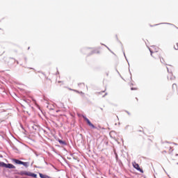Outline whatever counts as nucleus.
Returning <instances> with one entry per match:
<instances>
[{
    "label": "nucleus",
    "instance_id": "obj_16",
    "mask_svg": "<svg viewBox=\"0 0 178 178\" xmlns=\"http://www.w3.org/2000/svg\"><path fill=\"white\" fill-rule=\"evenodd\" d=\"M159 58H160L161 63H165V60H163V58H161V57H159Z\"/></svg>",
    "mask_w": 178,
    "mask_h": 178
},
{
    "label": "nucleus",
    "instance_id": "obj_10",
    "mask_svg": "<svg viewBox=\"0 0 178 178\" xmlns=\"http://www.w3.org/2000/svg\"><path fill=\"white\" fill-rule=\"evenodd\" d=\"M22 165H23V166H24L25 168H29V166L30 165V162H23Z\"/></svg>",
    "mask_w": 178,
    "mask_h": 178
},
{
    "label": "nucleus",
    "instance_id": "obj_3",
    "mask_svg": "<svg viewBox=\"0 0 178 178\" xmlns=\"http://www.w3.org/2000/svg\"><path fill=\"white\" fill-rule=\"evenodd\" d=\"M22 175H24L25 176H31V177H35L37 178V175L29 172H22Z\"/></svg>",
    "mask_w": 178,
    "mask_h": 178
},
{
    "label": "nucleus",
    "instance_id": "obj_15",
    "mask_svg": "<svg viewBox=\"0 0 178 178\" xmlns=\"http://www.w3.org/2000/svg\"><path fill=\"white\" fill-rule=\"evenodd\" d=\"M174 48H175V49H176V50L178 49V43H176V44L174 45Z\"/></svg>",
    "mask_w": 178,
    "mask_h": 178
},
{
    "label": "nucleus",
    "instance_id": "obj_5",
    "mask_svg": "<svg viewBox=\"0 0 178 178\" xmlns=\"http://www.w3.org/2000/svg\"><path fill=\"white\" fill-rule=\"evenodd\" d=\"M83 119L87 122V124H88V126H90V127H91L92 129H95V126H94V124H92V123H91V121H90V120H88V118H87L86 117H83Z\"/></svg>",
    "mask_w": 178,
    "mask_h": 178
},
{
    "label": "nucleus",
    "instance_id": "obj_22",
    "mask_svg": "<svg viewBox=\"0 0 178 178\" xmlns=\"http://www.w3.org/2000/svg\"><path fill=\"white\" fill-rule=\"evenodd\" d=\"M58 83H62V81H58Z\"/></svg>",
    "mask_w": 178,
    "mask_h": 178
},
{
    "label": "nucleus",
    "instance_id": "obj_1",
    "mask_svg": "<svg viewBox=\"0 0 178 178\" xmlns=\"http://www.w3.org/2000/svg\"><path fill=\"white\" fill-rule=\"evenodd\" d=\"M150 54H154L155 52H161L159 47L156 46H151L149 47Z\"/></svg>",
    "mask_w": 178,
    "mask_h": 178
},
{
    "label": "nucleus",
    "instance_id": "obj_14",
    "mask_svg": "<svg viewBox=\"0 0 178 178\" xmlns=\"http://www.w3.org/2000/svg\"><path fill=\"white\" fill-rule=\"evenodd\" d=\"M47 81H50V83L51 82V79H48V78H45L44 81H43V83H44V84H47Z\"/></svg>",
    "mask_w": 178,
    "mask_h": 178
},
{
    "label": "nucleus",
    "instance_id": "obj_9",
    "mask_svg": "<svg viewBox=\"0 0 178 178\" xmlns=\"http://www.w3.org/2000/svg\"><path fill=\"white\" fill-rule=\"evenodd\" d=\"M13 162H15V163H16L17 165H22V161L20 160H17L16 159H14L13 160Z\"/></svg>",
    "mask_w": 178,
    "mask_h": 178
},
{
    "label": "nucleus",
    "instance_id": "obj_13",
    "mask_svg": "<svg viewBox=\"0 0 178 178\" xmlns=\"http://www.w3.org/2000/svg\"><path fill=\"white\" fill-rule=\"evenodd\" d=\"M58 143H60V144H63V145H66V142L62 140H58Z\"/></svg>",
    "mask_w": 178,
    "mask_h": 178
},
{
    "label": "nucleus",
    "instance_id": "obj_2",
    "mask_svg": "<svg viewBox=\"0 0 178 178\" xmlns=\"http://www.w3.org/2000/svg\"><path fill=\"white\" fill-rule=\"evenodd\" d=\"M132 165L134 168L136 169V170H138L139 172H140V173H144V171L143 170V169L140 168V165H138V163L134 162L132 163Z\"/></svg>",
    "mask_w": 178,
    "mask_h": 178
},
{
    "label": "nucleus",
    "instance_id": "obj_18",
    "mask_svg": "<svg viewBox=\"0 0 178 178\" xmlns=\"http://www.w3.org/2000/svg\"><path fill=\"white\" fill-rule=\"evenodd\" d=\"M74 91L75 92H78L79 94H84V93H83V92H79V90H74Z\"/></svg>",
    "mask_w": 178,
    "mask_h": 178
},
{
    "label": "nucleus",
    "instance_id": "obj_11",
    "mask_svg": "<svg viewBox=\"0 0 178 178\" xmlns=\"http://www.w3.org/2000/svg\"><path fill=\"white\" fill-rule=\"evenodd\" d=\"M78 86H79V88H81V90H84V88H86V84H84L83 83H79Z\"/></svg>",
    "mask_w": 178,
    "mask_h": 178
},
{
    "label": "nucleus",
    "instance_id": "obj_21",
    "mask_svg": "<svg viewBox=\"0 0 178 178\" xmlns=\"http://www.w3.org/2000/svg\"><path fill=\"white\" fill-rule=\"evenodd\" d=\"M42 76H44V75H41V76H40V77H42Z\"/></svg>",
    "mask_w": 178,
    "mask_h": 178
},
{
    "label": "nucleus",
    "instance_id": "obj_23",
    "mask_svg": "<svg viewBox=\"0 0 178 178\" xmlns=\"http://www.w3.org/2000/svg\"><path fill=\"white\" fill-rule=\"evenodd\" d=\"M176 155V156H178V154H175Z\"/></svg>",
    "mask_w": 178,
    "mask_h": 178
},
{
    "label": "nucleus",
    "instance_id": "obj_7",
    "mask_svg": "<svg viewBox=\"0 0 178 178\" xmlns=\"http://www.w3.org/2000/svg\"><path fill=\"white\" fill-rule=\"evenodd\" d=\"M168 80H170V81H174V80H176V76H175L172 72H169L168 75Z\"/></svg>",
    "mask_w": 178,
    "mask_h": 178
},
{
    "label": "nucleus",
    "instance_id": "obj_8",
    "mask_svg": "<svg viewBox=\"0 0 178 178\" xmlns=\"http://www.w3.org/2000/svg\"><path fill=\"white\" fill-rule=\"evenodd\" d=\"M6 168L8 169H16V167L11 163L6 164Z\"/></svg>",
    "mask_w": 178,
    "mask_h": 178
},
{
    "label": "nucleus",
    "instance_id": "obj_17",
    "mask_svg": "<svg viewBox=\"0 0 178 178\" xmlns=\"http://www.w3.org/2000/svg\"><path fill=\"white\" fill-rule=\"evenodd\" d=\"M177 88V85H176L175 83L172 84V88Z\"/></svg>",
    "mask_w": 178,
    "mask_h": 178
},
{
    "label": "nucleus",
    "instance_id": "obj_19",
    "mask_svg": "<svg viewBox=\"0 0 178 178\" xmlns=\"http://www.w3.org/2000/svg\"><path fill=\"white\" fill-rule=\"evenodd\" d=\"M131 90H137V88H131Z\"/></svg>",
    "mask_w": 178,
    "mask_h": 178
},
{
    "label": "nucleus",
    "instance_id": "obj_12",
    "mask_svg": "<svg viewBox=\"0 0 178 178\" xmlns=\"http://www.w3.org/2000/svg\"><path fill=\"white\" fill-rule=\"evenodd\" d=\"M0 167L1 168H6V163L3 162H0Z\"/></svg>",
    "mask_w": 178,
    "mask_h": 178
},
{
    "label": "nucleus",
    "instance_id": "obj_20",
    "mask_svg": "<svg viewBox=\"0 0 178 178\" xmlns=\"http://www.w3.org/2000/svg\"><path fill=\"white\" fill-rule=\"evenodd\" d=\"M162 154H166V151L165 150L163 151Z\"/></svg>",
    "mask_w": 178,
    "mask_h": 178
},
{
    "label": "nucleus",
    "instance_id": "obj_6",
    "mask_svg": "<svg viewBox=\"0 0 178 178\" xmlns=\"http://www.w3.org/2000/svg\"><path fill=\"white\" fill-rule=\"evenodd\" d=\"M163 147V148H165V149H167L168 151H170V149H172V145H170V143H164Z\"/></svg>",
    "mask_w": 178,
    "mask_h": 178
},
{
    "label": "nucleus",
    "instance_id": "obj_4",
    "mask_svg": "<svg viewBox=\"0 0 178 178\" xmlns=\"http://www.w3.org/2000/svg\"><path fill=\"white\" fill-rule=\"evenodd\" d=\"M151 56L152 58H154V59H158V58H161V51L151 53Z\"/></svg>",
    "mask_w": 178,
    "mask_h": 178
}]
</instances>
